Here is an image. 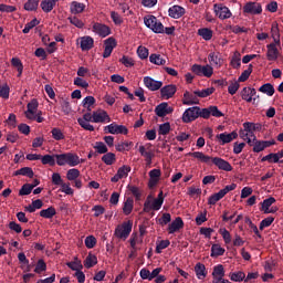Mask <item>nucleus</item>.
<instances>
[{
    "label": "nucleus",
    "instance_id": "nucleus-1",
    "mask_svg": "<svg viewBox=\"0 0 283 283\" xmlns=\"http://www.w3.org/2000/svg\"><path fill=\"white\" fill-rule=\"evenodd\" d=\"M188 156L197 158V160L206 163V165H210V163H212L216 165V167H218V169H221L222 171H233V166L220 157H210L201 151L189 153Z\"/></svg>",
    "mask_w": 283,
    "mask_h": 283
},
{
    "label": "nucleus",
    "instance_id": "nucleus-2",
    "mask_svg": "<svg viewBox=\"0 0 283 283\" xmlns=\"http://www.w3.org/2000/svg\"><path fill=\"white\" fill-rule=\"evenodd\" d=\"M144 23L149 30H153L155 34H165V25H163L155 15L145 17Z\"/></svg>",
    "mask_w": 283,
    "mask_h": 283
},
{
    "label": "nucleus",
    "instance_id": "nucleus-3",
    "mask_svg": "<svg viewBox=\"0 0 283 283\" xmlns=\"http://www.w3.org/2000/svg\"><path fill=\"white\" fill-rule=\"evenodd\" d=\"M133 227L134 222L132 220L123 222V224L118 226L115 229V237L119 238V240H127V238H129V234L132 233Z\"/></svg>",
    "mask_w": 283,
    "mask_h": 283
},
{
    "label": "nucleus",
    "instance_id": "nucleus-4",
    "mask_svg": "<svg viewBox=\"0 0 283 283\" xmlns=\"http://www.w3.org/2000/svg\"><path fill=\"white\" fill-rule=\"evenodd\" d=\"M238 186L235 184H231L230 186H226L219 192L213 193L208 199V205H216L219 200H222L224 196L229 193V191H233Z\"/></svg>",
    "mask_w": 283,
    "mask_h": 283
},
{
    "label": "nucleus",
    "instance_id": "nucleus-5",
    "mask_svg": "<svg viewBox=\"0 0 283 283\" xmlns=\"http://www.w3.org/2000/svg\"><path fill=\"white\" fill-rule=\"evenodd\" d=\"M191 71L197 76H206L207 78H211L213 76V67L209 64L202 66L200 64H193L191 66Z\"/></svg>",
    "mask_w": 283,
    "mask_h": 283
},
{
    "label": "nucleus",
    "instance_id": "nucleus-6",
    "mask_svg": "<svg viewBox=\"0 0 283 283\" xmlns=\"http://www.w3.org/2000/svg\"><path fill=\"white\" fill-rule=\"evenodd\" d=\"M199 106L187 108L182 115V123H193L196 118H199Z\"/></svg>",
    "mask_w": 283,
    "mask_h": 283
},
{
    "label": "nucleus",
    "instance_id": "nucleus-7",
    "mask_svg": "<svg viewBox=\"0 0 283 283\" xmlns=\"http://www.w3.org/2000/svg\"><path fill=\"white\" fill-rule=\"evenodd\" d=\"M36 109H39V101L33 98L30 103H28L27 112H24L29 120H36Z\"/></svg>",
    "mask_w": 283,
    "mask_h": 283
},
{
    "label": "nucleus",
    "instance_id": "nucleus-8",
    "mask_svg": "<svg viewBox=\"0 0 283 283\" xmlns=\"http://www.w3.org/2000/svg\"><path fill=\"white\" fill-rule=\"evenodd\" d=\"M213 10L217 17H219L221 20L224 19H231V10L229 8L224 7L222 3H216L213 6Z\"/></svg>",
    "mask_w": 283,
    "mask_h": 283
},
{
    "label": "nucleus",
    "instance_id": "nucleus-9",
    "mask_svg": "<svg viewBox=\"0 0 283 283\" xmlns=\"http://www.w3.org/2000/svg\"><path fill=\"white\" fill-rule=\"evenodd\" d=\"M244 14H262V4L258 2H247L243 7Z\"/></svg>",
    "mask_w": 283,
    "mask_h": 283
},
{
    "label": "nucleus",
    "instance_id": "nucleus-10",
    "mask_svg": "<svg viewBox=\"0 0 283 283\" xmlns=\"http://www.w3.org/2000/svg\"><path fill=\"white\" fill-rule=\"evenodd\" d=\"M104 53H103V59H109L112 56V52H114V48H116L117 42L116 39L114 38H108L104 41Z\"/></svg>",
    "mask_w": 283,
    "mask_h": 283
},
{
    "label": "nucleus",
    "instance_id": "nucleus-11",
    "mask_svg": "<svg viewBox=\"0 0 283 283\" xmlns=\"http://www.w3.org/2000/svg\"><path fill=\"white\" fill-rule=\"evenodd\" d=\"M172 112H174V108L169 107V104L167 102H164V103L157 105L155 108V114L159 118H165V116H167V114H171Z\"/></svg>",
    "mask_w": 283,
    "mask_h": 283
},
{
    "label": "nucleus",
    "instance_id": "nucleus-12",
    "mask_svg": "<svg viewBox=\"0 0 283 283\" xmlns=\"http://www.w3.org/2000/svg\"><path fill=\"white\" fill-rule=\"evenodd\" d=\"M176 92H178V87L175 84H169L160 88L161 98H174Z\"/></svg>",
    "mask_w": 283,
    "mask_h": 283
},
{
    "label": "nucleus",
    "instance_id": "nucleus-13",
    "mask_svg": "<svg viewBox=\"0 0 283 283\" xmlns=\"http://www.w3.org/2000/svg\"><path fill=\"white\" fill-rule=\"evenodd\" d=\"M144 84L150 92H158L163 87V82L161 81H156L150 76H145L144 77Z\"/></svg>",
    "mask_w": 283,
    "mask_h": 283
},
{
    "label": "nucleus",
    "instance_id": "nucleus-14",
    "mask_svg": "<svg viewBox=\"0 0 283 283\" xmlns=\"http://www.w3.org/2000/svg\"><path fill=\"white\" fill-rule=\"evenodd\" d=\"M93 32L105 39V36H109V34H112V29H109L107 24L94 23Z\"/></svg>",
    "mask_w": 283,
    "mask_h": 283
},
{
    "label": "nucleus",
    "instance_id": "nucleus-15",
    "mask_svg": "<svg viewBox=\"0 0 283 283\" xmlns=\"http://www.w3.org/2000/svg\"><path fill=\"white\" fill-rule=\"evenodd\" d=\"M266 59L268 61H275L280 57V50H277V43L268 44Z\"/></svg>",
    "mask_w": 283,
    "mask_h": 283
},
{
    "label": "nucleus",
    "instance_id": "nucleus-16",
    "mask_svg": "<svg viewBox=\"0 0 283 283\" xmlns=\"http://www.w3.org/2000/svg\"><path fill=\"white\" fill-rule=\"evenodd\" d=\"M105 120H107V123L112 120V118H109V115L105 111L98 109L96 112H93V123H105Z\"/></svg>",
    "mask_w": 283,
    "mask_h": 283
},
{
    "label": "nucleus",
    "instance_id": "nucleus-17",
    "mask_svg": "<svg viewBox=\"0 0 283 283\" xmlns=\"http://www.w3.org/2000/svg\"><path fill=\"white\" fill-rule=\"evenodd\" d=\"M80 45L83 52H87L94 48V39L90 35L82 36Z\"/></svg>",
    "mask_w": 283,
    "mask_h": 283
},
{
    "label": "nucleus",
    "instance_id": "nucleus-18",
    "mask_svg": "<svg viewBox=\"0 0 283 283\" xmlns=\"http://www.w3.org/2000/svg\"><path fill=\"white\" fill-rule=\"evenodd\" d=\"M248 145L252 148V151H254V154H260V151H264V144H262V140H258L256 137L253 138V140H251V138H248Z\"/></svg>",
    "mask_w": 283,
    "mask_h": 283
},
{
    "label": "nucleus",
    "instance_id": "nucleus-19",
    "mask_svg": "<svg viewBox=\"0 0 283 283\" xmlns=\"http://www.w3.org/2000/svg\"><path fill=\"white\" fill-rule=\"evenodd\" d=\"M185 227V222L182 218L177 217L169 226H168V233H176V231H180Z\"/></svg>",
    "mask_w": 283,
    "mask_h": 283
},
{
    "label": "nucleus",
    "instance_id": "nucleus-20",
    "mask_svg": "<svg viewBox=\"0 0 283 283\" xmlns=\"http://www.w3.org/2000/svg\"><path fill=\"white\" fill-rule=\"evenodd\" d=\"M217 138L218 140L222 142V145H227V143H231L232 140H235V138H238V133L235 130L230 134L221 133L217 135Z\"/></svg>",
    "mask_w": 283,
    "mask_h": 283
},
{
    "label": "nucleus",
    "instance_id": "nucleus-21",
    "mask_svg": "<svg viewBox=\"0 0 283 283\" xmlns=\"http://www.w3.org/2000/svg\"><path fill=\"white\" fill-rule=\"evenodd\" d=\"M200 101L198 97L193 96L189 91L184 93L182 104L184 105H198Z\"/></svg>",
    "mask_w": 283,
    "mask_h": 283
},
{
    "label": "nucleus",
    "instance_id": "nucleus-22",
    "mask_svg": "<svg viewBox=\"0 0 283 283\" xmlns=\"http://www.w3.org/2000/svg\"><path fill=\"white\" fill-rule=\"evenodd\" d=\"M212 277H213L212 282H220V280L224 277V265L219 264L214 266L212 271Z\"/></svg>",
    "mask_w": 283,
    "mask_h": 283
},
{
    "label": "nucleus",
    "instance_id": "nucleus-23",
    "mask_svg": "<svg viewBox=\"0 0 283 283\" xmlns=\"http://www.w3.org/2000/svg\"><path fill=\"white\" fill-rule=\"evenodd\" d=\"M168 12L171 19H180V17L185 14V8L180 6H174L168 10Z\"/></svg>",
    "mask_w": 283,
    "mask_h": 283
},
{
    "label": "nucleus",
    "instance_id": "nucleus-24",
    "mask_svg": "<svg viewBox=\"0 0 283 283\" xmlns=\"http://www.w3.org/2000/svg\"><path fill=\"white\" fill-rule=\"evenodd\" d=\"M59 0H43L40 4L42 10L48 14L54 10Z\"/></svg>",
    "mask_w": 283,
    "mask_h": 283
},
{
    "label": "nucleus",
    "instance_id": "nucleus-25",
    "mask_svg": "<svg viewBox=\"0 0 283 283\" xmlns=\"http://www.w3.org/2000/svg\"><path fill=\"white\" fill-rule=\"evenodd\" d=\"M139 154L140 156H144L147 167H150L151 160H154V156H155L154 153L147 151L145 149V146H139Z\"/></svg>",
    "mask_w": 283,
    "mask_h": 283
},
{
    "label": "nucleus",
    "instance_id": "nucleus-26",
    "mask_svg": "<svg viewBox=\"0 0 283 283\" xmlns=\"http://www.w3.org/2000/svg\"><path fill=\"white\" fill-rule=\"evenodd\" d=\"M195 273L198 280H205L207 277V268L202 263H197L195 265Z\"/></svg>",
    "mask_w": 283,
    "mask_h": 283
},
{
    "label": "nucleus",
    "instance_id": "nucleus-27",
    "mask_svg": "<svg viewBox=\"0 0 283 283\" xmlns=\"http://www.w3.org/2000/svg\"><path fill=\"white\" fill-rule=\"evenodd\" d=\"M96 264H98V258H96V254L88 253L84 260L85 269H92V266H96Z\"/></svg>",
    "mask_w": 283,
    "mask_h": 283
},
{
    "label": "nucleus",
    "instance_id": "nucleus-28",
    "mask_svg": "<svg viewBox=\"0 0 283 283\" xmlns=\"http://www.w3.org/2000/svg\"><path fill=\"white\" fill-rule=\"evenodd\" d=\"M243 127L245 132H249L250 134H253V132H262V124L245 122L243 124Z\"/></svg>",
    "mask_w": 283,
    "mask_h": 283
},
{
    "label": "nucleus",
    "instance_id": "nucleus-29",
    "mask_svg": "<svg viewBox=\"0 0 283 283\" xmlns=\"http://www.w3.org/2000/svg\"><path fill=\"white\" fill-rule=\"evenodd\" d=\"M85 11V4L78 1H73L71 3V12L72 14H81Z\"/></svg>",
    "mask_w": 283,
    "mask_h": 283
},
{
    "label": "nucleus",
    "instance_id": "nucleus-30",
    "mask_svg": "<svg viewBox=\"0 0 283 283\" xmlns=\"http://www.w3.org/2000/svg\"><path fill=\"white\" fill-rule=\"evenodd\" d=\"M134 211V199L127 198L123 206L124 216H129Z\"/></svg>",
    "mask_w": 283,
    "mask_h": 283
},
{
    "label": "nucleus",
    "instance_id": "nucleus-31",
    "mask_svg": "<svg viewBox=\"0 0 283 283\" xmlns=\"http://www.w3.org/2000/svg\"><path fill=\"white\" fill-rule=\"evenodd\" d=\"M13 176H28V178H34V170L30 167H23L13 172Z\"/></svg>",
    "mask_w": 283,
    "mask_h": 283
},
{
    "label": "nucleus",
    "instance_id": "nucleus-32",
    "mask_svg": "<svg viewBox=\"0 0 283 283\" xmlns=\"http://www.w3.org/2000/svg\"><path fill=\"white\" fill-rule=\"evenodd\" d=\"M199 36H202L205 41H211L213 39V31L208 28H202L198 30Z\"/></svg>",
    "mask_w": 283,
    "mask_h": 283
},
{
    "label": "nucleus",
    "instance_id": "nucleus-33",
    "mask_svg": "<svg viewBox=\"0 0 283 283\" xmlns=\"http://www.w3.org/2000/svg\"><path fill=\"white\" fill-rule=\"evenodd\" d=\"M241 56H242V55H241L240 52H238V51H235V52L233 53V56H232L231 62H230V65H231L234 70H238V69L242 65V63H241L242 57H241Z\"/></svg>",
    "mask_w": 283,
    "mask_h": 283
},
{
    "label": "nucleus",
    "instance_id": "nucleus-34",
    "mask_svg": "<svg viewBox=\"0 0 283 283\" xmlns=\"http://www.w3.org/2000/svg\"><path fill=\"white\" fill-rule=\"evenodd\" d=\"M251 74H253V64H249L248 70H245L241 73L238 82L245 83V81H249V76H251Z\"/></svg>",
    "mask_w": 283,
    "mask_h": 283
},
{
    "label": "nucleus",
    "instance_id": "nucleus-35",
    "mask_svg": "<svg viewBox=\"0 0 283 283\" xmlns=\"http://www.w3.org/2000/svg\"><path fill=\"white\" fill-rule=\"evenodd\" d=\"M24 10L28 12H36V10H39V0H28L24 3Z\"/></svg>",
    "mask_w": 283,
    "mask_h": 283
},
{
    "label": "nucleus",
    "instance_id": "nucleus-36",
    "mask_svg": "<svg viewBox=\"0 0 283 283\" xmlns=\"http://www.w3.org/2000/svg\"><path fill=\"white\" fill-rule=\"evenodd\" d=\"M259 92H262V94H266L268 96H273V94H275V87H273V84L266 83L259 88Z\"/></svg>",
    "mask_w": 283,
    "mask_h": 283
},
{
    "label": "nucleus",
    "instance_id": "nucleus-37",
    "mask_svg": "<svg viewBox=\"0 0 283 283\" xmlns=\"http://www.w3.org/2000/svg\"><path fill=\"white\" fill-rule=\"evenodd\" d=\"M165 202V197L163 196V190L158 193V198L153 201V211H159L160 207Z\"/></svg>",
    "mask_w": 283,
    "mask_h": 283
},
{
    "label": "nucleus",
    "instance_id": "nucleus-38",
    "mask_svg": "<svg viewBox=\"0 0 283 283\" xmlns=\"http://www.w3.org/2000/svg\"><path fill=\"white\" fill-rule=\"evenodd\" d=\"M67 165L70 167H76V165H81V158L76 154L67 153Z\"/></svg>",
    "mask_w": 283,
    "mask_h": 283
},
{
    "label": "nucleus",
    "instance_id": "nucleus-39",
    "mask_svg": "<svg viewBox=\"0 0 283 283\" xmlns=\"http://www.w3.org/2000/svg\"><path fill=\"white\" fill-rule=\"evenodd\" d=\"M102 163H104V165H108V166L114 165V163H116V154H114V153L104 154V156L102 157Z\"/></svg>",
    "mask_w": 283,
    "mask_h": 283
},
{
    "label": "nucleus",
    "instance_id": "nucleus-40",
    "mask_svg": "<svg viewBox=\"0 0 283 283\" xmlns=\"http://www.w3.org/2000/svg\"><path fill=\"white\" fill-rule=\"evenodd\" d=\"M40 216L41 218H46L48 220H50L53 216H56V209L51 206L48 209L41 210Z\"/></svg>",
    "mask_w": 283,
    "mask_h": 283
},
{
    "label": "nucleus",
    "instance_id": "nucleus-41",
    "mask_svg": "<svg viewBox=\"0 0 283 283\" xmlns=\"http://www.w3.org/2000/svg\"><path fill=\"white\" fill-rule=\"evenodd\" d=\"M271 34L274 43L280 45V28H277V22H274L271 28Z\"/></svg>",
    "mask_w": 283,
    "mask_h": 283
},
{
    "label": "nucleus",
    "instance_id": "nucleus-42",
    "mask_svg": "<svg viewBox=\"0 0 283 283\" xmlns=\"http://www.w3.org/2000/svg\"><path fill=\"white\" fill-rule=\"evenodd\" d=\"M216 92V87H209L202 91H195V96H199V98H207V96H211Z\"/></svg>",
    "mask_w": 283,
    "mask_h": 283
},
{
    "label": "nucleus",
    "instance_id": "nucleus-43",
    "mask_svg": "<svg viewBox=\"0 0 283 283\" xmlns=\"http://www.w3.org/2000/svg\"><path fill=\"white\" fill-rule=\"evenodd\" d=\"M219 255H224V248L220 247V244H212L211 258H219Z\"/></svg>",
    "mask_w": 283,
    "mask_h": 283
},
{
    "label": "nucleus",
    "instance_id": "nucleus-44",
    "mask_svg": "<svg viewBox=\"0 0 283 283\" xmlns=\"http://www.w3.org/2000/svg\"><path fill=\"white\" fill-rule=\"evenodd\" d=\"M66 265L69 269H71V271H82L83 269V263H81V260H78L76 256L74 258V262H69Z\"/></svg>",
    "mask_w": 283,
    "mask_h": 283
},
{
    "label": "nucleus",
    "instance_id": "nucleus-45",
    "mask_svg": "<svg viewBox=\"0 0 283 283\" xmlns=\"http://www.w3.org/2000/svg\"><path fill=\"white\" fill-rule=\"evenodd\" d=\"M54 158H56L54 155H44L41 156V163L42 165H50V167H54V165H56V161L54 160Z\"/></svg>",
    "mask_w": 283,
    "mask_h": 283
},
{
    "label": "nucleus",
    "instance_id": "nucleus-46",
    "mask_svg": "<svg viewBox=\"0 0 283 283\" xmlns=\"http://www.w3.org/2000/svg\"><path fill=\"white\" fill-rule=\"evenodd\" d=\"M245 277H247V274H244V272L242 271L233 272L230 274V280L232 282H243Z\"/></svg>",
    "mask_w": 283,
    "mask_h": 283
},
{
    "label": "nucleus",
    "instance_id": "nucleus-47",
    "mask_svg": "<svg viewBox=\"0 0 283 283\" xmlns=\"http://www.w3.org/2000/svg\"><path fill=\"white\" fill-rule=\"evenodd\" d=\"M169 132H171V124H169V122L159 125L158 134L160 136H167Z\"/></svg>",
    "mask_w": 283,
    "mask_h": 283
},
{
    "label": "nucleus",
    "instance_id": "nucleus-48",
    "mask_svg": "<svg viewBox=\"0 0 283 283\" xmlns=\"http://www.w3.org/2000/svg\"><path fill=\"white\" fill-rule=\"evenodd\" d=\"M149 61L150 63H154V65H165V63H167L165 59L160 57V54H151Z\"/></svg>",
    "mask_w": 283,
    "mask_h": 283
},
{
    "label": "nucleus",
    "instance_id": "nucleus-49",
    "mask_svg": "<svg viewBox=\"0 0 283 283\" xmlns=\"http://www.w3.org/2000/svg\"><path fill=\"white\" fill-rule=\"evenodd\" d=\"M51 134L54 140H65V135L63 134V130H61V128H53L51 130Z\"/></svg>",
    "mask_w": 283,
    "mask_h": 283
},
{
    "label": "nucleus",
    "instance_id": "nucleus-50",
    "mask_svg": "<svg viewBox=\"0 0 283 283\" xmlns=\"http://www.w3.org/2000/svg\"><path fill=\"white\" fill-rule=\"evenodd\" d=\"M11 65H13V67H17L18 72H19L18 76H21L23 74V63H21L20 59L12 57Z\"/></svg>",
    "mask_w": 283,
    "mask_h": 283
},
{
    "label": "nucleus",
    "instance_id": "nucleus-51",
    "mask_svg": "<svg viewBox=\"0 0 283 283\" xmlns=\"http://www.w3.org/2000/svg\"><path fill=\"white\" fill-rule=\"evenodd\" d=\"M272 205H275V199L273 197L264 199L262 202L261 211L269 212V209Z\"/></svg>",
    "mask_w": 283,
    "mask_h": 283
},
{
    "label": "nucleus",
    "instance_id": "nucleus-52",
    "mask_svg": "<svg viewBox=\"0 0 283 283\" xmlns=\"http://www.w3.org/2000/svg\"><path fill=\"white\" fill-rule=\"evenodd\" d=\"M40 21L34 18L32 21L25 24L24 29L22 30L23 34H28L33 28H36L39 25Z\"/></svg>",
    "mask_w": 283,
    "mask_h": 283
},
{
    "label": "nucleus",
    "instance_id": "nucleus-53",
    "mask_svg": "<svg viewBox=\"0 0 283 283\" xmlns=\"http://www.w3.org/2000/svg\"><path fill=\"white\" fill-rule=\"evenodd\" d=\"M273 222H275V218L273 217H268L265 219H263L260 223V231H264L265 227H271L273 224Z\"/></svg>",
    "mask_w": 283,
    "mask_h": 283
},
{
    "label": "nucleus",
    "instance_id": "nucleus-54",
    "mask_svg": "<svg viewBox=\"0 0 283 283\" xmlns=\"http://www.w3.org/2000/svg\"><path fill=\"white\" fill-rule=\"evenodd\" d=\"M251 87H243L241 91V98L243 101H247V103H251L253 101V97H251Z\"/></svg>",
    "mask_w": 283,
    "mask_h": 283
},
{
    "label": "nucleus",
    "instance_id": "nucleus-55",
    "mask_svg": "<svg viewBox=\"0 0 283 283\" xmlns=\"http://www.w3.org/2000/svg\"><path fill=\"white\" fill-rule=\"evenodd\" d=\"M48 264L43 259H40L35 265L34 273H43V271H46Z\"/></svg>",
    "mask_w": 283,
    "mask_h": 283
},
{
    "label": "nucleus",
    "instance_id": "nucleus-56",
    "mask_svg": "<svg viewBox=\"0 0 283 283\" xmlns=\"http://www.w3.org/2000/svg\"><path fill=\"white\" fill-rule=\"evenodd\" d=\"M169 222H171V214L169 212L163 213L161 218L158 219L160 227H165L166 224H169Z\"/></svg>",
    "mask_w": 283,
    "mask_h": 283
},
{
    "label": "nucleus",
    "instance_id": "nucleus-57",
    "mask_svg": "<svg viewBox=\"0 0 283 283\" xmlns=\"http://www.w3.org/2000/svg\"><path fill=\"white\" fill-rule=\"evenodd\" d=\"M54 157L56 158V165H59L60 167L67 165V153L61 154V155H54Z\"/></svg>",
    "mask_w": 283,
    "mask_h": 283
},
{
    "label": "nucleus",
    "instance_id": "nucleus-58",
    "mask_svg": "<svg viewBox=\"0 0 283 283\" xmlns=\"http://www.w3.org/2000/svg\"><path fill=\"white\" fill-rule=\"evenodd\" d=\"M78 176H81V171L76 168L70 169L66 174L67 180H76V178H78Z\"/></svg>",
    "mask_w": 283,
    "mask_h": 283
},
{
    "label": "nucleus",
    "instance_id": "nucleus-59",
    "mask_svg": "<svg viewBox=\"0 0 283 283\" xmlns=\"http://www.w3.org/2000/svg\"><path fill=\"white\" fill-rule=\"evenodd\" d=\"M94 149H96L97 154H107L108 151L107 146L103 142H97Z\"/></svg>",
    "mask_w": 283,
    "mask_h": 283
},
{
    "label": "nucleus",
    "instance_id": "nucleus-60",
    "mask_svg": "<svg viewBox=\"0 0 283 283\" xmlns=\"http://www.w3.org/2000/svg\"><path fill=\"white\" fill-rule=\"evenodd\" d=\"M32 187L33 186H30V184H24L19 190V196H30V193H32Z\"/></svg>",
    "mask_w": 283,
    "mask_h": 283
},
{
    "label": "nucleus",
    "instance_id": "nucleus-61",
    "mask_svg": "<svg viewBox=\"0 0 283 283\" xmlns=\"http://www.w3.org/2000/svg\"><path fill=\"white\" fill-rule=\"evenodd\" d=\"M86 249H94L96 247V238L94 235H88L85 239Z\"/></svg>",
    "mask_w": 283,
    "mask_h": 283
},
{
    "label": "nucleus",
    "instance_id": "nucleus-62",
    "mask_svg": "<svg viewBox=\"0 0 283 283\" xmlns=\"http://www.w3.org/2000/svg\"><path fill=\"white\" fill-rule=\"evenodd\" d=\"M129 171H132V167L129 166H122L120 168H118L117 174L123 178H127Z\"/></svg>",
    "mask_w": 283,
    "mask_h": 283
},
{
    "label": "nucleus",
    "instance_id": "nucleus-63",
    "mask_svg": "<svg viewBox=\"0 0 283 283\" xmlns=\"http://www.w3.org/2000/svg\"><path fill=\"white\" fill-rule=\"evenodd\" d=\"M203 222H207V210L196 217V224L198 227H200Z\"/></svg>",
    "mask_w": 283,
    "mask_h": 283
},
{
    "label": "nucleus",
    "instance_id": "nucleus-64",
    "mask_svg": "<svg viewBox=\"0 0 283 283\" xmlns=\"http://www.w3.org/2000/svg\"><path fill=\"white\" fill-rule=\"evenodd\" d=\"M8 227L11 231H14L15 233H21V231H23L21 224L17 223L15 221H10Z\"/></svg>",
    "mask_w": 283,
    "mask_h": 283
}]
</instances>
